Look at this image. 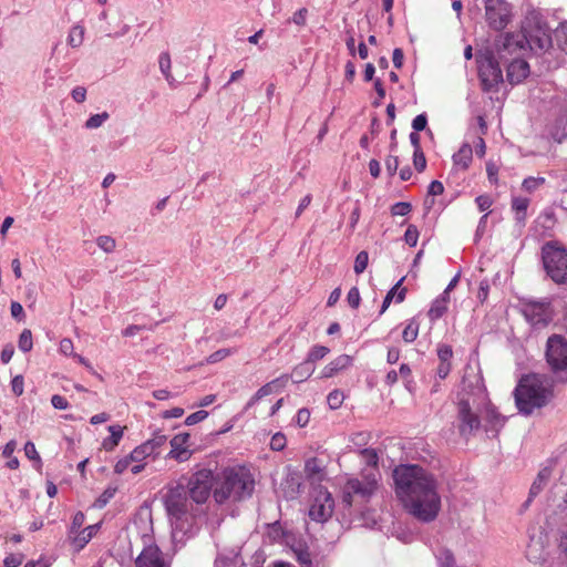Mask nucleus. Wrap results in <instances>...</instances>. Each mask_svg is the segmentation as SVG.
<instances>
[{"instance_id": "1", "label": "nucleus", "mask_w": 567, "mask_h": 567, "mask_svg": "<svg viewBox=\"0 0 567 567\" xmlns=\"http://www.w3.org/2000/svg\"><path fill=\"white\" fill-rule=\"evenodd\" d=\"M395 495L403 507L422 522L434 520L441 509L437 481L417 464H401L393 470Z\"/></svg>"}, {"instance_id": "2", "label": "nucleus", "mask_w": 567, "mask_h": 567, "mask_svg": "<svg viewBox=\"0 0 567 567\" xmlns=\"http://www.w3.org/2000/svg\"><path fill=\"white\" fill-rule=\"evenodd\" d=\"M553 398L554 381L545 374H524L514 390L516 408L525 415L546 406Z\"/></svg>"}, {"instance_id": "3", "label": "nucleus", "mask_w": 567, "mask_h": 567, "mask_svg": "<svg viewBox=\"0 0 567 567\" xmlns=\"http://www.w3.org/2000/svg\"><path fill=\"white\" fill-rule=\"evenodd\" d=\"M553 45V37L548 24L537 17H528L522 25V32L508 33L505 37L504 48L516 51L528 47L535 54H543Z\"/></svg>"}, {"instance_id": "4", "label": "nucleus", "mask_w": 567, "mask_h": 567, "mask_svg": "<svg viewBox=\"0 0 567 567\" xmlns=\"http://www.w3.org/2000/svg\"><path fill=\"white\" fill-rule=\"evenodd\" d=\"M255 488V478L245 466L227 467L221 472L220 481L214 488L213 497L217 504L226 503L230 497L235 501L249 497Z\"/></svg>"}, {"instance_id": "5", "label": "nucleus", "mask_w": 567, "mask_h": 567, "mask_svg": "<svg viewBox=\"0 0 567 567\" xmlns=\"http://www.w3.org/2000/svg\"><path fill=\"white\" fill-rule=\"evenodd\" d=\"M486 399L487 395L481 385H467L463 382L457 401V421L461 435L472 434L480 429L481 420L476 410Z\"/></svg>"}, {"instance_id": "6", "label": "nucleus", "mask_w": 567, "mask_h": 567, "mask_svg": "<svg viewBox=\"0 0 567 567\" xmlns=\"http://www.w3.org/2000/svg\"><path fill=\"white\" fill-rule=\"evenodd\" d=\"M379 487L377 470H365L360 477H352L343 486V503L351 506L355 499L368 501Z\"/></svg>"}, {"instance_id": "7", "label": "nucleus", "mask_w": 567, "mask_h": 567, "mask_svg": "<svg viewBox=\"0 0 567 567\" xmlns=\"http://www.w3.org/2000/svg\"><path fill=\"white\" fill-rule=\"evenodd\" d=\"M478 78L482 90L485 92L497 91L503 82V72L492 51L478 52L476 54Z\"/></svg>"}, {"instance_id": "8", "label": "nucleus", "mask_w": 567, "mask_h": 567, "mask_svg": "<svg viewBox=\"0 0 567 567\" xmlns=\"http://www.w3.org/2000/svg\"><path fill=\"white\" fill-rule=\"evenodd\" d=\"M544 268L550 279L558 285H567V250L556 244L543 248Z\"/></svg>"}, {"instance_id": "9", "label": "nucleus", "mask_w": 567, "mask_h": 567, "mask_svg": "<svg viewBox=\"0 0 567 567\" xmlns=\"http://www.w3.org/2000/svg\"><path fill=\"white\" fill-rule=\"evenodd\" d=\"M215 476L212 470L200 468L192 474L185 487L193 503L205 504L214 493Z\"/></svg>"}, {"instance_id": "10", "label": "nucleus", "mask_w": 567, "mask_h": 567, "mask_svg": "<svg viewBox=\"0 0 567 567\" xmlns=\"http://www.w3.org/2000/svg\"><path fill=\"white\" fill-rule=\"evenodd\" d=\"M164 506L169 516L181 520L186 518L193 509V501L189 498L185 486L177 484L167 488L164 496Z\"/></svg>"}, {"instance_id": "11", "label": "nucleus", "mask_w": 567, "mask_h": 567, "mask_svg": "<svg viewBox=\"0 0 567 567\" xmlns=\"http://www.w3.org/2000/svg\"><path fill=\"white\" fill-rule=\"evenodd\" d=\"M545 359L554 373L567 370V339L564 336L553 334L547 339Z\"/></svg>"}, {"instance_id": "12", "label": "nucleus", "mask_w": 567, "mask_h": 567, "mask_svg": "<svg viewBox=\"0 0 567 567\" xmlns=\"http://www.w3.org/2000/svg\"><path fill=\"white\" fill-rule=\"evenodd\" d=\"M485 18L493 30H504L511 21V4L505 0H486Z\"/></svg>"}, {"instance_id": "13", "label": "nucleus", "mask_w": 567, "mask_h": 567, "mask_svg": "<svg viewBox=\"0 0 567 567\" xmlns=\"http://www.w3.org/2000/svg\"><path fill=\"white\" fill-rule=\"evenodd\" d=\"M522 312L525 319L533 326L544 328L554 317V310L549 301H527L523 305Z\"/></svg>"}, {"instance_id": "14", "label": "nucleus", "mask_w": 567, "mask_h": 567, "mask_svg": "<svg viewBox=\"0 0 567 567\" xmlns=\"http://www.w3.org/2000/svg\"><path fill=\"white\" fill-rule=\"evenodd\" d=\"M334 502L330 493L320 491L316 496L309 509V516L312 520L324 522L333 513Z\"/></svg>"}, {"instance_id": "15", "label": "nucleus", "mask_w": 567, "mask_h": 567, "mask_svg": "<svg viewBox=\"0 0 567 567\" xmlns=\"http://www.w3.org/2000/svg\"><path fill=\"white\" fill-rule=\"evenodd\" d=\"M135 567H168V565L158 546L148 545L135 559Z\"/></svg>"}, {"instance_id": "16", "label": "nucleus", "mask_w": 567, "mask_h": 567, "mask_svg": "<svg viewBox=\"0 0 567 567\" xmlns=\"http://www.w3.org/2000/svg\"><path fill=\"white\" fill-rule=\"evenodd\" d=\"M190 435L188 433L176 434L171 440V451L167 454L168 458L176 460L177 462H186L192 456V451L188 447Z\"/></svg>"}, {"instance_id": "17", "label": "nucleus", "mask_w": 567, "mask_h": 567, "mask_svg": "<svg viewBox=\"0 0 567 567\" xmlns=\"http://www.w3.org/2000/svg\"><path fill=\"white\" fill-rule=\"evenodd\" d=\"M288 380H289V375L288 374H282L280 375L279 378L277 379H274L272 381L266 383L265 385H262L260 389H258V391L250 398V400L248 401L247 403V408H250L256 402H258L259 400H261L262 398L267 396V395H270L275 392H278L279 390H281L282 388L286 386V384L288 383Z\"/></svg>"}, {"instance_id": "18", "label": "nucleus", "mask_w": 567, "mask_h": 567, "mask_svg": "<svg viewBox=\"0 0 567 567\" xmlns=\"http://www.w3.org/2000/svg\"><path fill=\"white\" fill-rule=\"evenodd\" d=\"M529 64L525 60H513L507 66V80L511 84H519L529 75Z\"/></svg>"}, {"instance_id": "19", "label": "nucleus", "mask_w": 567, "mask_h": 567, "mask_svg": "<svg viewBox=\"0 0 567 567\" xmlns=\"http://www.w3.org/2000/svg\"><path fill=\"white\" fill-rule=\"evenodd\" d=\"M439 365L436 373L440 379H445L452 369L453 349L449 344H440L437 347Z\"/></svg>"}, {"instance_id": "20", "label": "nucleus", "mask_w": 567, "mask_h": 567, "mask_svg": "<svg viewBox=\"0 0 567 567\" xmlns=\"http://www.w3.org/2000/svg\"><path fill=\"white\" fill-rule=\"evenodd\" d=\"M352 363V358L348 354H341L338 355L336 359H333L331 362H329L322 370H321V378L322 379H329L336 375L338 372L347 369Z\"/></svg>"}, {"instance_id": "21", "label": "nucleus", "mask_w": 567, "mask_h": 567, "mask_svg": "<svg viewBox=\"0 0 567 567\" xmlns=\"http://www.w3.org/2000/svg\"><path fill=\"white\" fill-rule=\"evenodd\" d=\"M530 199L523 196H513L511 200V208L514 213V218L517 224L524 226L527 219V209L529 207Z\"/></svg>"}, {"instance_id": "22", "label": "nucleus", "mask_w": 567, "mask_h": 567, "mask_svg": "<svg viewBox=\"0 0 567 567\" xmlns=\"http://www.w3.org/2000/svg\"><path fill=\"white\" fill-rule=\"evenodd\" d=\"M551 473H553V470L548 466L543 467L538 472L536 478L534 480V482L530 486L528 499L526 502L527 504L530 503L533 501V498L536 497L544 489V487L547 485V483L549 482V480L551 477Z\"/></svg>"}, {"instance_id": "23", "label": "nucleus", "mask_w": 567, "mask_h": 567, "mask_svg": "<svg viewBox=\"0 0 567 567\" xmlns=\"http://www.w3.org/2000/svg\"><path fill=\"white\" fill-rule=\"evenodd\" d=\"M473 158L472 146L467 143L463 144L460 150L453 155V163L455 166L466 171Z\"/></svg>"}, {"instance_id": "24", "label": "nucleus", "mask_w": 567, "mask_h": 567, "mask_svg": "<svg viewBox=\"0 0 567 567\" xmlns=\"http://www.w3.org/2000/svg\"><path fill=\"white\" fill-rule=\"evenodd\" d=\"M100 528V524H93L87 527H85L82 530H79L76 535L72 538V543L78 548H83L97 533Z\"/></svg>"}, {"instance_id": "25", "label": "nucleus", "mask_w": 567, "mask_h": 567, "mask_svg": "<svg viewBox=\"0 0 567 567\" xmlns=\"http://www.w3.org/2000/svg\"><path fill=\"white\" fill-rule=\"evenodd\" d=\"M109 431L111 435L103 440L102 447L105 451L111 452L118 445L121 439L123 437L124 427L120 425H110Z\"/></svg>"}, {"instance_id": "26", "label": "nucleus", "mask_w": 567, "mask_h": 567, "mask_svg": "<svg viewBox=\"0 0 567 567\" xmlns=\"http://www.w3.org/2000/svg\"><path fill=\"white\" fill-rule=\"evenodd\" d=\"M315 372V367L307 360L296 365L291 373V379L296 383H300L309 379Z\"/></svg>"}, {"instance_id": "27", "label": "nucleus", "mask_w": 567, "mask_h": 567, "mask_svg": "<svg viewBox=\"0 0 567 567\" xmlns=\"http://www.w3.org/2000/svg\"><path fill=\"white\" fill-rule=\"evenodd\" d=\"M305 472L307 477L313 482H321L324 476L323 468L316 457L309 458L306 462Z\"/></svg>"}, {"instance_id": "28", "label": "nucleus", "mask_w": 567, "mask_h": 567, "mask_svg": "<svg viewBox=\"0 0 567 567\" xmlns=\"http://www.w3.org/2000/svg\"><path fill=\"white\" fill-rule=\"evenodd\" d=\"M527 558L533 563H539L545 559V547L539 542L536 540L534 537L530 538V542L527 546L526 550Z\"/></svg>"}, {"instance_id": "29", "label": "nucleus", "mask_w": 567, "mask_h": 567, "mask_svg": "<svg viewBox=\"0 0 567 567\" xmlns=\"http://www.w3.org/2000/svg\"><path fill=\"white\" fill-rule=\"evenodd\" d=\"M85 28L80 24H75L70 29L68 34V44L73 48H80L84 41Z\"/></svg>"}, {"instance_id": "30", "label": "nucleus", "mask_w": 567, "mask_h": 567, "mask_svg": "<svg viewBox=\"0 0 567 567\" xmlns=\"http://www.w3.org/2000/svg\"><path fill=\"white\" fill-rule=\"evenodd\" d=\"M554 39L558 49L567 54V21L560 22L554 30Z\"/></svg>"}, {"instance_id": "31", "label": "nucleus", "mask_w": 567, "mask_h": 567, "mask_svg": "<svg viewBox=\"0 0 567 567\" xmlns=\"http://www.w3.org/2000/svg\"><path fill=\"white\" fill-rule=\"evenodd\" d=\"M166 441L167 436L161 432H157L153 435V437L144 442V444L150 446L148 451L155 458L159 454V450L163 445H165Z\"/></svg>"}, {"instance_id": "32", "label": "nucleus", "mask_w": 567, "mask_h": 567, "mask_svg": "<svg viewBox=\"0 0 567 567\" xmlns=\"http://www.w3.org/2000/svg\"><path fill=\"white\" fill-rule=\"evenodd\" d=\"M447 311V306L444 299H435L427 311L431 321H436Z\"/></svg>"}, {"instance_id": "33", "label": "nucleus", "mask_w": 567, "mask_h": 567, "mask_svg": "<svg viewBox=\"0 0 567 567\" xmlns=\"http://www.w3.org/2000/svg\"><path fill=\"white\" fill-rule=\"evenodd\" d=\"M296 559L301 567H312L311 554L306 546H298L293 549Z\"/></svg>"}, {"instance_id": "34", "label": "nucleus", "mask_w": 567, "mask_h": 567, "mask_svg": "<svg viewBox=\"0 0 567 567\" xmlns=\"http://www.w3.org/2000/svg\"><path fill=\"white\" fill-rule=\"evenodd\" d=\"M148 450L150 446L142 443L130 453V460H132L134 463H144L147 457L153 456Z\"/></svg>"}, {"instance_id": "35", "label": "nucleus", "mask_w": 567, "mask_h": 567, "mask_svg": "<svg viewBox=\"0 0 567 567\" xmlns=\"http://www.w3.org/2000/svg\"><path fill=\"white\" fill-rule=\"evenodd\" d=\"M417 334L419 323L414 319H412L403 329L402 338L406 343H411L417 338Z\"/></svg>"}, {"instance_id": "36", "label": "nucleus", "mask_w": 567, "mask_h": 567, "mask_svg": "<svg viewBox=\"0 0 567 567\" xmlns=\"http://www.w3.org/2000/svg\"><path fill=\"white\" fill-rule=\"evenodd\" d=\"M329 352H330V350L328 347L315 346L308 352L306 360L312 364L313 362L323 359Z\"/></svg>"}, {"instance_id": "37", "label": "nucleus", "mask_w": 567, "mask_h": 567, "mask_svg": "<svg viewBox=\"0 0 567 567\" xmlns=\"http://www.w3.org/2000/svg\"><path fill=\"white\" fill-rule=\"evenodd\" d=\"M544 184H545V178L544 177H533V176H529V177H527V178H525L523 181L522 189L525 190L526 193L532 194L533 192L538 189Z\"/></svg>"}, {"instance_id": "38", "label": "nucleus", "mask_w": 567, "mask_h": 567, "mask_svg": "<svg viewBox=\"0 0 567 567\" xmlns=\"http://www.w3.org/2000/svg\"><path fill=\"white\" fill-rule=\"evenodd\" d=\"M18 347L22 352H29L32 350L33 347V340H32V332L29 329H24L20 337Z\"/></svg>"}, {"instance_id": "39", "label": "nucleus", "mask_w": 567, "mask_h": 567, "mask_svg": "<svg viewBox=\"0 0 567 567\" xmlns=\"http://www.w3.org/2000/svg\"><path fill=\"white\" fill-rule=\"evenodd\" d=\"M159 69L165 76L167 81L173 79V75L171 73L172 62H171V55L167 52H163L159 55L158 59Z\"/></svg>"}, {"instance_id": "40", "label": "nucleus", "mask_w": 567, "mask_h": 567, "mask_svg": "<svg viewBox=\"0 0 567 567\" xmlns=\"http://www.w3.org/2000/svg\"><path fill=\"white\" fill-rule=\"evenodd\" d=\"M344 401V394L340 390L331 391L327 396V403L331 410L339 409Z\"/></svg>"}, {"instance_id": "41", "label": "nucleus", "mask_w": 567, "mask_h": 567, "mask_svg": "<svg viewBox=\"0 0 567 567\" xmlns=\"http://www.w3.org/2000/svg\"><path fill=\"white\" fill-rule=\"evenodd\" d=\"M117 488L107 487L94 502V506L103 508L115 496Z\"/></svg>"}, {"instance_id": "42", "label": "nucleus", "mask_w": 567, "mask_h": 567, "mask_svg": "<svg viewBox=\"0 0 567 567\" xmlns=\"http://www.w3.org/2000/svg\"><path fill=\"white\" fill-rule=\"evenodd\" d=\"M110 115L107 112H102L100 114H94L87 118L85 122V127L89 130L100 127L106 120H109Z\"/></svg>"}, {"instance_id": "43", "label": "nucleus", "mask_w": 567, "mask_h": 567, "mask_svg": "<svg viewBox=\"0 0 567 567\" xmlns=\"http://www.w3.org/2000/svg\"><path fill=\"white\" fill-rule=\"evenodd\" d=\"M368 262H369L368 252L364 250L360 251L357 255L355 260H354V266H353L354 272L358 275L362 274L367 269Z\"/></svg>"}, {"instance_id": "44", "label": "nucleus", "mask_w": 567, "mask_h": 567, "mask_svg": "<svg viewBox=\"0 0 567 567\" xmlns=\"http://www.w3.org/2000/svg\"><path fill=\"white\" fill-rule=\"evenodd\" d=\"M404 278H401L386 293L384 300H383V303H382V307H381V311L380 313H383L388 308L389 306L391 305L396 291L399 290V288L402 286V282H403Z\"/></svg>"}, {"instance_id": "45", "label": "nucleus", "mask_w": 567, "mask_h": 567, "mask_svg": "<svg viewBox=\"0 0 567 567\" xmlns=\"http://www.w3.org/2000/svg\"><path fill=\"white\" fill-rule=\"evenodd\" d=\"M419 239V230L415 225H409L405 234H404V240L410 247H414L417 244Z\"/></svg>"}, {"instance_id": "46", "label": "nucleus", "mask_w": 567, "mask_h": 567, "mask_svg": "<svg viewBox=\"0 0 567 567\" xmlns=\"http://www.w3.org/2000/svg\"><path fill=\"white\" fill-rule=\"evenodd\" d=\"M233 350L231 349H219L215 352H213L212 354H209L206 359L207 363H210V364H214V363H217L224 359H226L227 357L233 354Z\"/></svg>"}, {"instance_id": "47", "label": "nucleus", "mask_w": 567, "mask_h": 567, "mask_svg": "<svg viewBox=\"0 0 567 567\" xmlns=\"http://www.w3.org/2000/svg\"><path fill=\"white\" fill-rule=\"evenodd\" d=\"M287 439L286 435L281 432H278L272 435L270 440V449L272 451H282L286 447Z\"/></svg>"}, {"instance_id": "48", "label": "nucleus", "mask_w": 567, "mask_h": 567, "mask_svg": "<svg viewBox=\"0 0 567 567\" xmlns=\"http://www.w3.org/2000/svg\"><path fill=\"white\" fill-rule=\"evenodd\" d=\"M96 244L105 252H112L116 246L115 240L110 236H100Z\"/></svg>"}, {"instance_id": "49", "label": "nucleus", "mask_w": 567, "mask_h": 567, "mask_svg": "<svg viewBox=\"0 0 567 567\" xmlns=\"http://www.w3.org/2000/svg\"><path fill=\"white\" fill-rule=\"evenodd\" d=\"M411 209L412 206L410 203L399 202L391 207V214L393 216H405L411 212Z\"/></svg>"}, {"instance_id": "50", "label": "nucleus", "mask_w": 567, "mask_h": 567, "mask_svg": "<svg viewBox=\"0 0 567 567\" xmlns=\"http://www.w3.org/2000/svg\"><path fill=\"white\" fill-rule=\"evenodd\" d=\"M413 165L417 172H423L426 167V158L423 151L414 150Z\"/></svg>"}, {"instance_id": "51", "label": "nucleus", "mask_w": 567, "mask_h": 567, "mask_svg": "<svg viewBox=\"0 0 567 567\" xmlns=\"http://www.w3.org/2000/svg\"><path fill=\"white\" fill-rule=\"evenodd\" d=\"M207 416H208L207 411H205V410L196 411L186 417L185 424L186 425H195V424L204 421Z\"/></svg>"}, {"instance_id": "52", "label": "nucleus", "mask_w": 567, "mask_h": 567, "mask_svg": "<svg viewBox=\"0 0 567 567\" xmlns=\"http://www.w3.org/2000/svg\"><path fill=\"white\" fill-rule=\"evenodd\" d=\"M347 301L349 306L353 309H357L360 306L361 297L360 291L357 287H352L348 295H347Z\"/></svg>"}, {"instance_id": "53", "label": "nucleus", "mask_w": 567, "mask_h": 567, "mask_svg": "<svg viewBox=\"0 0 567 567\" xmlns=\"http://www.w3.org/2000/svg\"><path fill=\"white\" fill-rule=\"evenodd\" d=\"M23 558L22 554H10L4 558L3 564L6 567H18L23 563Z\"/></svg>"}, {"instance_id": "54", "label": "nucleus", "mask_w": 567, "mask_h": 567, "mask_svg": "<svg viewBox=\"0 0 567 567\" xmlns=\"http://www.w3.org/2000/svg\"><path fill=\"white\" fill-rule=\"evenodd\" d=\"M310 421V411L308 409H300L296 414V423L300 427H305Z\"/></svg>"}, {"instance_id": "55", "label": "nucleus", "mask_w": 567, "mask_h": 567, "mask_svg": "<svg viewBox=\"0 0 567 567\" xmlns=\"http://www.w3.org/2000/svg\"><path fill=\"white\" fill-rule=\"evenodd\" d=\"M385 168L390 176H394L399 168V157L398 156H388L385 159Z\"/></svg>"}, {"instance_id": "56", "label": "nucleus", "mask_w": 567, "mask_h": 567, "mask_svg": "<svg viewBox=\"0 0 567 567\" xmlns=\"http://www.w3.org/2000/svg\"><path fill=\"white\" fill-rule=\"evenodd\" d=\"M24 453H25V456L30 460H33V461H37L39 463H41V458H40V455L35 449V445L34 443L32 442H27L25 445H24Z\"/></svg>"}, {"instance_id": "57", "label": "nucleus", "mask_w": 567, "mask_h": 567, "mask_svg": "<svg viewBox=\"0 0 567 567\" xmlns=\"http://www.w3.org/2000/svg\"><path fill=\"white\" fill-rule=\"evenodd\" d=\"M308 10L306 8L299 9L293 13L291 21L300 27H303L307 22Z\"/></svg>"}, {"instance_id": "58", "label": "nucleus", "mask_w": 567, "mask_h": 567, "mask_svg": "<svg viewBox=\"0 0 567 567\" xmlns=\"http://www.w3.org/2000/svg\"><path fill=\"white\" fill-rule=\"evenodd\" d=\"M12 392L20 396L24 390V380L22 375H16L11 381Z\"/></svg>"}, {"instance_id": "59", "label": "nucleus", "mask_w": 567, "mask_h": 567, "mask_svg": "<svg viewBox=\"0 0 567 567\" xmlns=\"http://www.w3.org/2000/svg\"><path fill=\"white\" fill-rule=\"evenodd\" d=\"M85 522V516L82 512H78L74 516H73V519H72V524H71V530L70 533L71 534H75L79 532V529L82 527V525L84 524Z\"/></svg>"}, {"instance_id": "60", "label": "nucleus", "mask_w": 567, "mask_h": 567, "mask_svg": "<svg viewBox=\"0 0 567 567\" xmlns=\"http://www.w3.org/2000/svg\"><path fill=\"white\" fill-rule=\"evenodd\" d=\"M475 202L481 212L489 209L493 204V199L488 195H480L476 197Z\"/></svg>"}, {"instance_id": "61", "label": "nucleus", "mask_w": 567, "mask_h": 567, "mask_svg": "<svg viewBox=\"0 0 567 567\" xmlns=\"http://www.w3.org/2000/svg\"><path fill=\"white\" fill-rule=\"evenodd\" d=\"M361 454L364 456L369 465L377 467L378 465V453L373 449H364Z\"/></svg>"}, {"instance_id": "62", "label": "nucleus", "mask_w": 567, "mask_h": 567, "mask_svg": "<svg viewBox=\"0 0 567 567\" xmlns=\"http://www.w3.org/2000/svg\"><path fill=\"white\" fill-rule=\"evenodd\" d=\"M131 463H134L130 460V454L121 460H118L114 465V472L116 474H123L130 466Z\"/></svg>"}, {"instance_id": "63", "label": "nucleus", "mask_w": 567, "mask_h": 567, "mask_svg": "<svg viewBox=\"0 0 567 567\" xmlns=\"http://www.w3.org/2000/svg\"><path fill=\"white\" fill-rule=\"evenodd\" d=\"M11 316L14 319H18L19 321L23 320L24 318V310L20 302L12 301L10 306Z\"/></svg>"}, {"instance_id": "64", "label": "nucleus", "mask_w": 567, "mask_h": 567, "mask_svg": "<svg viewBox=\"0 0 567 567\" xmlns=\"http://www.w3.org/2000/svg\"><path fill=\"white\" fill-rule=\"evenodd\" d=\"M427 117L425 114H419L414 117L412 122V127L415 132L423 131L426 127Z\"/></svg>"}]
</instances>
